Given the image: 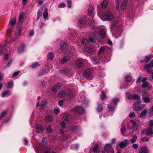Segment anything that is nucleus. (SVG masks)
<instances>
[{
	"label": "nucleus",
	"mask_w": 153,
	"mask_h": 153,
	"mask_svg": "<svg viewBox=\"0 0 153 153\" xmlns=\"http://www.w3.org/2000/svg\"><path fill=\"white\" fill-rule=\"evenodd\" d=\"M70 110L73 112H77L79 114H81L85 112L83 108L80 106H78L74 108H70Z\"/></svg>",
	"instance_id": "nucleus-1"
},
{
	"label": "nucleus",
	"mask_w": 153,
	"mask_h": 153,
	"mask_svg": "<svg viewBox=\"0 0 153 153\" xmlns=\"http://www.w3.org/2000/svg\"><path fill=\"white\" fill-rule=\"evenodd\" d=\"M16 19L15 18L12 19L10 20L9 24L10 25V26L9 29H8L7 32L10 34L12 32V29L13 26H14L16 23Z\"/></svg>",
	"instance_id": "nucleus-2"
},
{
	"label": "nucleus",
	"mask_w": 153,
	"mask_h": 153,
	"mask_svg": "<svg viewBox=\"0 0 153 153\" xmlns=\"http://www.w3.org/2000/svg\"><path fill=\"white\" fill-rule=\"evenodd\" d=\"M104 148L105 150L107 152L114 153L113 148L110 144L106 145Z\"/></svg>",
	"instance_id": "nucleus-3"
},
{
	"label": "nucleus",
	"mask_w": 153,
	"mask_h": 153,
	"mask_svg": "<svg viewBox=\"0 0 153 153\" xmlns=\"http://www.w3.org/2000/svg\"><path fill=\"white\" fill-rule=\"evenodd\" d=\"M47 100L44 99L42 100L40 104H39V102L37 103L36 104V106L39 107V109L42 110L44 106L47 105Z\"/></svg>",
	"instance_id": "nucleus-4"
},
{
	"label": "nucleus",
	"mask_w": 153,
	"mask_h": 153,
	"mask_svg": "<svg viewBox=\"0 0 153 153\" xmlns=\"http://www.w3.org/2000/svg\"><path fill=\"white\" fill-rule=\"evenodd\" d=\"M141 103V100L136 101L133 105V108L135 111L141 110V108H140V104Z\"/></svg>",
	"instance_id": "nucleus-5"
},
{
	"label": "nucleus",
	"mask_w": 153,
	"mask_h": 153,
	"mask_svg": "<svg viewBox=\"0 0 153 153\" xmlns=\"http://www.w3.org/2000/svg\"><path fill=\"white\" fill-rule=\"evenodd\" d=\"M128 140L127 139H126L124 141H121L119 144V146L120 148H125L128 145Z\"/></svg>",
	"instance_id": "nucleus-6"
},
{
	"label": "nucleus",
	"mask_w": 153,
	"mask_h": 153,
	"mask_svg": "<svg viewBox=\"0 0 153 153\" xmlns=\"http://www.w3.org/2000/svg\"><path fill=\"white\" fill-rule=\"evenodd\" d=\"M74 94L72 91L68 89V100H70L74 98Z\"/></svg>",
	"instance_id": "nucleus-7"
},
{
	"label": "nucleus",
	"mask_w": 153,
	"mask_h": 153,
	"mask_svg": "<svg viewBox=\"0 0 153 153\" xmlns=\"http://www.w3.org/2000/svg\"><path fill=\"white\" fill-rule=\"evenodd\" d=\"M104 16L106 20H111L114 18L113 15L109 12H108Z\"/></svg>",
	"instance_id": "nucleus-8"
},
{
	"label": "nucleus",
	"mask_w": 153,
	"mask_h": 153,
	"mask_svg": "<svg viewBox=\"0 0 153 153\" xmlns=\"http://www.w3.org/2000/svg\"><path fill=\"white\" fill-rule=\"evenodd\" d=\"M152 57L153 56L151 55H150L149 56H145L144 60H141L140 61L141 63H143L144 62L147 63L151 60V59Z\"/></svg>",
	"instance_id": "nucleus-9"
},
{
	"label": "nucleus",
	"mask_w": 153,
	"mask_h": 153,
	"mask_svg": "<svg viewBox=\"0 0 153 153\" xmlns=\"http://www.w3.org/2000/svg\"><path fill=\"white\" fill-rule=\"evenodd\" d=\"M36 131L39 133H42L44 131V128L42 126L37 124L36 125Z\"/></svg>",
	"instance_id": "nucleus-10"
},
{
	"label": "nucleus",
	"mask_w": 153,
	"mask_h": 153,
	"mask_svg": "<svg viewBox=\"0 0 153 153\" xmlns=\"http://www.w3.org/2000/svg\"><path fill=\"white\" fill-rule=\"evenodd\" d=\"M60 87V84L57 83L56 85L53 86L51 88V90L54 91L56 92L59 90Z\"/></svg>",
	"instance_id": "nucleus-11"
},
{
	"label": "nucleus",
	"mask_w": 153,
	"mask_h": 153,
	"mask_svg": "<svg viewBox=\"0 0 153 153\" xmlns=\"http://www.w3.org/2000/svg\"><path fill=\"white\" fill-rule=\"evenodd\" d=\"M100 34L102 38L104 39L106 36L105 30L104 29H101L99 31Z\"/></svg>",
	"instance_id": "nucleus-12"
},
{
	"label": "nucleus",
	"mask_w": 153,
	"mask_h": 153,
	"mask_svg": "<svg viewBox=\"0 0 153 153\" xmlns=\"http://www.w3.org/2000/svg\"><path fill=\"white\" fill-rule=\"evenodd\" d=\"M76 65L77 67L80 68L84 65V63L82 61L79 60L76 61Z\"/></svg>",
	"instance_id": "nucleus-13"
},
{
	"label": "nucleus",
	"mask_w": 153,
	"mask_h": 153,
	"mask_svg": "<svg viewBox=\"0 0 153 153\" xmlns=\"http://www.w3.org/2000/svg\"><path fill=\"white\" fill-rule=\"evenodd\" d=\"M48 9L45 8L44 9L43 13V16L44 19L45 20H47L48 19Z\"/></svg>",
	"instance_id": "nucleus-14"
},
{
	"label": "nucleus",
	"mask_w": 153,
	"mask_h": 153,
	"mask_svg": "<svg viewBox=\"0 0 153 153\" xmlns=\"http://www.w3.org/2000/svg\"><path fill=\"white\" fill-rule=\"evenodd\" d=\"M121 132L122 134L125 136L126 135V129L125 128L124 124H122L121 126Z\"/></svg>",
	"instance_id": "nucleus-15"
},
{
	"label": "nucleus",
	"mask_w": 153,
	"mask_h": 153,
	"mask_svg": "<svg viewBox=\"0 0 153 153\" xmlns=\"http://www.w3.org/2000/svg\"><path fill=\"white\" fill-rule=\"evenodd\" d=\"M91 75L90 70L89 69H87L84 73V76L86 77H89Z\"/></svg>",
	"instance_id": "nucleus-16"
},
{
	"label": "nucleus",
	"mask_w": 153,
	"mask_h": 153,
	"mask_svg": "<svg viewBox=\"0 0 153 153\" xmlns=\"http://www.w3.org/2000/svg\"><path fill=\"white\" fill-rule=\"evenodd\" d=\"M142 98L149 97V94L147 92L146 90H144L142 91Z\"/></svg>",
	"instance_id": "nucleus-17"
},
{
	"label": "nucleus",
	"mask_w": 153,
	"mask_h": 153,
	"mask_svg": "<svg viewBox=\"0 0 153 153\" xmlns=\"http://www.w3.org/2000/svg\"><path fill=\"white\" fill-rule=\"evenodd\" d=\"M118 22H116L111 25V31L113 32L114 31V29L115 28H117V24H118Z\"/></svg>",
	"instance_id": "nucleus-18"
},
{
	"label": "nucleus",
	"mask_w": 153,
	"mask_h": 153,
	"mask_svg": "<svg viewBox=\"0 0 153 153\" xmlns=\"http://www.w3.org/2000/svg\"><path fill=\"white\" fill-rule=\"evenodd\" d=\"M139 153H148V149L146 147L143 146L140 150Z\"/></svg>",
	"instance_id": "nucleus-19"
},
{
	"label": "nucleus",
	"mask_w": 153,
	"mask_h": 153,
	"mask_svg": "<svg viewBox=\"0 0 153 153\" xmlns=\"http://www.w3.org/2000/svg\"><path fill=\"white\" fill-rule=\"evenodd\" d=\"M11 93V92L8 90L5 91L1 93V96L4 97L6 95L10 94Z\"/></svg>",
	"instance_id": "nucleus-20"
},
{
	"label": "nucleus",
	"mask_w": 153,
	"mask_h": 153,
	"mask_svg": "<svg viewBox=\"0 0 153 153\" xmlns=\"http://www.w3.org/2000/svg\"><path fill=\"white\" fill-rule=\"evenodd\" d=\"M67 46V45L66 43L62 42L60 43V47L61 48L62 50H64L66 49Z\"/></svg>",
	"instance_id": "nucleus-21"
},
{
	"label": "nucleus",
	"mask_w": 153,
	"mask_h": 153,
	"mask_svg": "<svg viewBox=\"0 0 153 153\" xmlns=\"http://www.w3.org/2000/svg\"><path fill=\"white\" fill-rule=\"evenodd\" d=\"M153 67V59L148 64L145 65L144 68H148L151 67Z\"/></svg>",
	"instance_id": "nucleus-22"
},
{
	"label": "nucleus",
	"mask_w": 153,
	"mask_h": 153,
	"mask_svg": "<svg viewBox=\"0 0 153 153\" xmlns=\"http://www.w3.org/2000/svg\"><path fill=\"white\" fill-rule=\"evenodd\" d=\"M25 45H24L22 44L21 46L18 48V53H21L22 52L24 51Z\"/></svg>",
	"instance_id": "nucleus-23"
},
{
	"label": "nucleus",
	"mask_w": 153,
	"mask_h": 153,
	"mask_svg": "<svg viewBox=\"0 0 153 153\" xmlns=\"http://www.w3.org/2000/svg\"><path fill=\"white\" fill-rule=\"evenodd\" d=\"M78 23L80 25H82L85 24L86 21L84 19L82 18L79 20Z\"/></svg>",
	"instance_id": "nucleus-24"
},
{
	"label": "nucleus",
	"mask_w": 153,
	"mask_h": 153,
	"mask_svg": "<svg viewBox=\"0 0 153 153\" xmlns=\"http://www.w3.org/2000/svg\"><path fill=\"white\" fill-rule=\"evenodd\" d=\"M153 126V120H151L149 121V127L148 128V130L150 131H152V126Z\"/></svg>",
	"instance_id": "nucleus-25"
},
{
	"label": "nucleus",
	"mask_w": 153,
	"mask_h": 153,
	"mask_svg": "<svg viewBox=\"0 0 153 153\" xmlns=\"http://www.w3.org/2000/svg\"><path fill=\"white\" fill-rule=\"evenodd\" d=\"M99 149V145L98 144H96L94 146V147L93 149V152H95Z\"/></svg>",
	"instance_id": "nucleus-26"
},
{
	"label": "nucleus",
	"mask_w": 153,
	"mask_h": 153,
	"mask_svg": "<svg viewBox=\"0 0 153 153\" xmlns=\"http://www.w3.org/2000/svg\"><path fill=\"white\" fill-rule=\"evenodd\" d=\"M142 99L144 102L146 103H149L151 101V100L149 98V97H144L142 98Z\"/></svg>",
	"instance_id": "nucleus-27"
},
{
	"label": "nucleus",
	"mask_w": 153,
	"mask_h": 153,
	"mask_svg": "<svg viewBox=\"0 0 153 153\" xmlns=\"http://www.w3.org/2000/svg\"><path fill=\"white\" fill-rule=\"evenodd\" d=\"M54 56V55L52 52H50L47 55V57L48 59H51Z\"/></svg>",
	"instance_id": "nucleus-28"
},
{
	"label": "nucleus",
	"mask_w": 153,
	"mask_h": 153,
	"mask_svg": "<svg viewBox=\"0 0 153 153\" xmlns=\"http://www.w3.org/2000/svg\"><path fill=\"white\" fill-rule=\"evenodd\" d=\"M108 4V1L107 0L103 1L102 3V7L103 8H105L107 6Z\"/></svg>",
	"instance_id": "nucleus-29"
},
{
	"label": "nucleus",
	"mask_w": 153,
	"mask_h": 153,
	"mask_svg": "<svg viewBox=\"0 0 153 153\" xmlns=\"http://www.w3.org/2000/svg\"><path fill=\"white\" fill-rule=\"evenodd\" d=\"M106 47L105 46H102L101 47L100 49H99L98 52L99 54H100L102 52L106 50Z\"/></svg>",
	"instance_id": "nucleus-30"
},
{
	"label": "nucleus",
	"mask_w": 153,
	"mask_h": 153,
	"mask_svg": "<svg viewBox=\"0 0 153 153\" xmlns=\"http://www.w3.org/2000/svg\"><path fill=\"white\" fill-rule=\"evenodd\" d=\"M78 98L79 102H82L85 100V98L83 95L81 97L80 96H79Z\"/></svg>",
	"instance_id": "nucleus-31"
},
{
	"label": "nucleus",
	"mask_w": 153,
	"mask_h": 153,
	"mask_svg": "<svg viewBox=\"0 0 153 153\" xmlns=\"http://www.w3.org/2000/svg\"><path fill=\"white\" fill-rule=\"evenodd\" d=\"M137 137L136 135H134L133 138L130 141L131 143H134L137 139Z\"/></svg>",
	"instance_id": "nucleus-32"
},
{
	"label": "nucleus",
	"mask_w": 153,
	"mask_h": 153,
	"mask_svg": "<svg viewBox=\"0 0 153 153\" xmlns=\"http://www.w3.org/2000/svg\"><path fill=\"white\" fill-rule=\"evenodd\" d=\"M45 118L48 121H51L53 119L52 117L50 115H48L45 116Z\"/></svg>",
	"instance_id": "nucleus-33"
},
{
	"label": "nucleus",
	"mask_w": 153,
	"mask_h": 153,
	"mask_svg": "<svg viewBox=\"0 0 153 153\" xmlns=\"http://www.w3.org/2000/svg\"><path fill=\"white\" fill-rule=\"evenodd\" d=\"M132 98H133L136 100H140V97L139 95L135 94L133 95L132 97Z\"/></svg>",
	"instance_id": "nucleus-34"
},
{
	"label": "nucleus",
	"mask_w": 153,
	"mask_h": 153,
	"mask_svg": "<svg viewBox=\"0 0 153 153\" xmlns=\"http://www.w3.org/2000/svg\"><path fill=\"white\" fill-rule=\"evenodd\" d=\"M70 128L71 131H76L78 128V127L77 126H74L70 127Z\"/></svg>",
	"instance_id": "nucleus-35"
},
{
	"label": "nucleus",
	"mask_w": 153,
	"mask_h": 153,
	"mask_svg": "<svg viewBox=\"0 0 153 153\" xmlns=\"http://www.w3.org/2000/svg\"><path fill=\"white\" fill-rule=\"evenodd\" d=\"M101 98L102 100H105L106 98L105 94H104L103 91L101 92Z\"/></svg>",
	"instance_id": "nucleus-36"
},
{
	"label": "nucleus",
	"mask_w": 153,
	"mask_h": 153,
	"mask_svg": "<svg viewBox=\"0 0 153 153\" xmlns=\"http://www.w3.org/2000/svg\"><path fill=\"white\" fill-rule=\"evenodd\" d=\"M39 65V63L38 62H36L32 64L31 67L33 68H36Z\"/></svg>",
	"instance_id": "nucleus-37"
},
{
	"label": "nucleus",
	"mask_w": 153,
	"mask_h": 153,
	"mask_svg": "<svg viewBox=\"0 0 153 153\" xmlns=\"http://www.w3.org/2000/svg\"><path fill=\"white\" fill-rule=\"evenodd\" d=\"M65 94V92L62 90L60 91L58 94V96L60 97H64Z\"/></svg>",
	"instance_id": "nucleus-38"
},
{
	"label": "nucleus",
	"mask_w": 153,
	"mask_h": 153,
	"mask_svg": "<svg viewBox=\"0 0 153 153\" xmlns=\"http://www.w3.org/2000/svg\"><path fill=\"white\" fill-rule=\"evenodd\" d=\"M54 113L56 114H59L60 112V110L58 108H54L53 110Z\"/></svg>",
	"instance_id": "nucleus-39"
},
{
	"label": "nucleus",
	"mask_w": 153,
	"mask_h": 153,
	"mask_svg": "<svg viewBox=\"0 0 153 153\" xmlns=\"http://www.w3.org/2000/svg\"><path fill=\"white\" fill-rule=\"evenodd\" d=\"M13 85V81H11L10 82H8L7 87L8 88H12Z\"/></svg>",
	"instance_id": "nucleus-40"
},
{
	"label": "nucleus",
	"mask_w": 153,
	"mask_h": 153,
	"mask_svg": "<svg viewBox=\"0 0 153 153\" xmlns=\"http://www.w3.org/2000/svg\"><path fill=\"white\" fill-rule=\"evenodd\" d=\"M93 9V7L92 6L89 7L88 8V12L89 15L90 16H91V15Z\"/></svg>",
	"instance_id": "nucleus-41"
},
{
	"label": "nucleus",
	"mask_w": 153,
	"mask_h": 153,
	"mask_svg": "<svg viewBox=\"0 0 153 153\" xmlns=\"http://www.w3.org/2000/svg\"><path fill=\"white\" fill-rule=\"evenodd\" d=\"M125 80L127 82H130L131 80V77L130 76H127L125 78Z\"/></svg>",
	"instance_id": "nucleus-42"
},
{
	"label": "nucleus",
	"mask_w": 153,
	"mask_h": 153,
	"mask_svg": "<svg viewBox=\"0 0 153 153\" xmlns=\"http://www.w3.org/2000/svg\"><path fill=\"white\" fill-rule=\"evenodd\" d=\"M103 109V108L102 105L101 104H98V109L97 111L98 112L101 111Z\"/></svg>",
	"instance_id": "nucleus-43"
},
{
	"label": "nucleus",
	"mask_w": 153,
	"mask_h": 153,
	"mask_svg": "<svg viewBox=\"0 0 153 153\" xmlns=\"http://www.w3.org/2000/svg\"><path fill=\"white\" fill-rule=\"evenodd\" d=\"M119 100L118 98H114L112 100V102L114 105H117V102L119 101Z\"/></svg>",
	"instance_id": "nucleus-44"
},
{
	"label": "nucleus",
	"mask_w": 153,
	"mask_h": 153,
	"mask_svg": "<svg viewBox=\"0 0 153 153\" xmlns=\"http://www.w3.org/2000/svg\"><path fill=\"white\" fill-rule=\"evenodd\" d=\"M141 140L143 142H146L148 141L149 139L148 137H143L141 139Z\"/></svg>",
	"instance_id": "nucleus-45"
},
{
	"label": "nucleus",
	"mask_w": 153,
	"mask_h": 153,
	"mask_svg": "<svg viewBox=\"0 0 153 153\" xmlns=\"http://www.w3.org/2000/svg\"><path fill=\"white\" fill-rule=\"evenodd\" d=\"M85 51L87 52L90 53L93 50L91 48L88 47L85 49Z\"/></svg>",
	"instance_id": "nucleus-46"
},
{
	"label": "nucleus",
	"mask_w": 153,
	"mask_h": 153,
	"mask_svg": "<svg viewBox=\"0 0 153 153\" xmlns=\"http://www.w3.org/2000/svg\"><path fill=\"white\" fill-rule=\"evenodd\" d=\"M147 110L145 109L142 112L141 115H140V117H141L144 116L146 114L147 112Z\"/></svg>",
	"instance_id": "nucleus-47"
},
{
	"label": "nucleus",
	"mask_w": 153,
	"mask_h": 153,
	"mask_svg": "<svg viewBox=\"0 0 153 153\" xmlns=\"http://www.w3.org/2000/svg\"><path fill=\"white\" fill-rule=\"evenodd\" d=\"M42 9H39L37 12V16L38 17V19H39V18L41 16V14L42 13Z\"/></svg>",
	"instance_id": "nucleus-48"
},
{
	"label": "nucleus",
	"mask_w": 153,
	"mask_h": 153,
	"mask_svg": "<svg viewBox=\"0 0 153 153\" xmlns=\"http://www.w3.org/2000/svg\"><path fill=\"white\" fill-rule=\"evenodd\" d=\"M149 83L148 82H146L144 83H143L142 86L143 88L148 87H149Z\"/></svg>",
	"instance_id": "nucleus-49"
},
{
	"label": "nucleus",
	"mask_w": 153,
	"mask_h": 153,
	"mask_svg": "<svg viewBox=\"0 0 153 153\" xmlns=\"http://www.w3.org/2000/svg\"><path fill=\"white\" fill-rule=\"evenodd\" d=\"M127 3V1L126 0H125L123 2L122 6H121V7L122 9H124L125 8V6L126 5V4Z\"/></svg>",
	"instance_id": "nucleus-50"
},
{
	"label": "nucleus",
	"mask_w": 153,
	"mask_h": 153,
	"mask_svg": "<svg viewBox=\"0 0 153 153\" xmlns=\"http://www.w3.org/2000/svg\"><path fill=\"white\" fill-rule=\"evenodd\" d=\"M66 6V4L63 3H61L59 4L58 5V8H63L64 7Z\"/></svg>",
	"instance_id": "nucleus-51"
},
{
	"label": "nucleus",
	"mask_w": 153,
	"mask_h": 153,
	"mask_svg": "<svg viewBox=\"0 0 153 153\" xmlns=\"http://www.w3.org/2000/svg\"><path fill=\"white\" fill-rule=\"evenodd\" d=\"M47 132V133H50L52 131V129L51 128L50 126H48L46 128Z\"/></svg>",
	"instance_id": "nucleus-52"
},
{
	"label": "nucleus",
	"mask_w": 153,
	"mask_h": 153,
	"mask_svg": "<svg viewBox=\"0 0 153 153\" xmlns=\"http://www.w3.org/2000/svg\"><path fill=\"white\" fill-rule=\"evenodd\" d=\"M67 60V57L64 56L63 59H62L61 61V62L62 64H64Z\"/></svg>",
	"instance_id": "nucleus-53"
},
{
	"label": "nucleus",
	"mask_w": 153,
	"mask_h": 153,
	"mask_svg": "<svg viewBox=\"0 0 153 153\" xmlns=\"http://www.w3.org/2000/svg\"><path fill=\"white\" fill-rule=\"evenodd\" d=\"M82 42L84 45H85L88 42V41L86 39H84L82 41Z\"/></svg>",
	"instance_id": "nucleus-54"
},
{
	"label": "nucleus",
	"mask_w": 153,
	"mask_h": 153,
	"mask_svg": "<svg viewBox=\"0 0 153 153\" xmlns=\"http://www.w3.org/2000/svg\"><path fill=\"white\" fill-rule=\"evenodd\" d=\"M72 1L71 0H68V7L69 8H71V4Z\"/></svg>",
	"instance_id": "nucleus-55"
},
{
	"label": "nucleus",
	"mask_w": 153,
	"mask_h": 153,
	"mask_svg": "<svg viewBox=\"0 0 153 153\" xmlns=\"http://www.w3.org/2000/svg\"><path fill=\"white\" fill-rule=\"evenodd\" d=\"M60 124L62 128V129H64L65 128V123L63 121H62L61 122Z\"/></svg>",
	"instance_id": "nucleus-56"
},
{
	"label": "nucleus",
	"mask_w": 153,
	"mask_h": 153,
	"mask_svg": "<svg viewBox=\"0 0 153 153\" xmlns=\"http://www.w3.org/2000/svg\"><path fill=\"white\" fill-rule=\"evenodd\" d=\"M9 55L8 54H6L4 56V59L5 60H7L8 58Z\"/></svg>",
	"instance_id": "nucleus-57"
},
{
	"label": "nucleus",
	"mask_w": 153,
	"mask_h": 153,
	"mask_svg": "<svg viewBox=\"0 0 153 153\" xmlns=\"http://www.w3.org/2000/svg\"><path fill=\"white\" fill-rule=\"evenodd\" d=\"M19 71H18L14 73L12 75L13 77H15L17 76L19 74Z\"/></svg>",
	"instance_id": "nucleus-58"
},
{
	"label": "nucleus",
	"mask_w": 153,
	"mask_h": 153,
	"mask_svg": "<svg viewBox=\"0 0 153 153\" xmlns=\"http://www.w3.org/2000/svg\"><path fill=\"white\" fill-rule=\"evenodd\" d=\"M126 96L127 98L129 99H130L131 98H132L131 95V94L128 93L126 94Z\"/></svg>",
	"instance_id": "nucleus-59"
},
{
	"label": "nucleus",
	"mask_w": 153,
	"mask_h": 153,
	"mask_svg": "<svg viewBox=\"0 0 153 153\" xmlns=\"http://www.w3.org/2000/svg\"><path fill=\"white\" fill-rule=\"evenodd\" d=\"M22 17L23 15L21 14L19 16L18 21L21 22H22Z\"/></svg>",
	"instance_id": "nucleus-60"
},
{
	"label": "nucleus",
	"mask_w": 153,
	"mask_h": 153,
	"mask_svg": "<svg viewBox=\"0 0 153 153\" xmlns=\"http://www.w3.org/2000/svg\"><path fill=\"white\" fill-rule=\"evenodd\" d=\"M63 100H59L58 102V104L60 106H62L63 103Z\"/></svg>",
	"instance_id": "nucleus-61"
},
{
	"label": "nucleus",
	"mask_w": 153,
	"mask_h": 153,
	"mask_svg": "<svg viewBox=\"0 0 153 153\" xmlns=\"http://www.w3.org/2000/svg\"><path fill=\"white\" fill-rule=\"evenodd\" d=\"M138 146V145L137 144H134L132 145L133 147L135 149H137Z\"/></svg>",
	"instance_id": "nucleus-62"
},
{
	"label": "nucleus",
	"mask_w": 153,
	"mask_h": 153,
	"mask_svg": "<svg viewBox=\"0 0 153 153\" xmlns=\"http://www.w3.org/2000/svg\"><path fill=\"white\" fill-rule=\"evenodd\" d=\"M46 84V82L45 81L42 82L40 85V86L42 87H43Z\"/></svg>",
	"instance_id": "nucleus-63"
},
{
	"label": "nucleus",
	"mask_w": 153,
	"mask_h": 153,
	"mask_svg": "<svg viewBox=\"0 0 153 153\" xmlns=\"http://www.w3.org/2000/svg\"><path fill=\"white\" fill-rule=\"evenodd\" d=\"M149 113L150 114L153 115V106L150 109Z\"/></svg>",
	"instance_id": "nucleus-64"
}]
</instances>
